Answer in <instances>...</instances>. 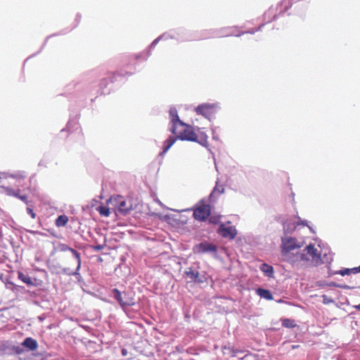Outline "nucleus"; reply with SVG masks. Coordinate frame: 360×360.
Segmentation results:
<instances>
[{
	"label": "nucleus",
	"mask_w": 360,
	"mask_h": 360,
	"mask_svg": "<svg viewBox=\"0 0 360 360\" xmlns=\"http://www.w3.org/2000/svg\"><path fill=\"white\" fill-rule=\"evenodd\" d=\"M339 288H342V289H354L355 288L354 286H349V285H338Z\"/></svg>",
	"instance_id": "cd10ccee"
},
{
	"label": "nucleus",
	"mask_w": 360,
	"mask_h": 360,
	"mask_svg": "<svg viewBox=\"0 0 360 360\" xmlns=\"http://www.w3.org/2000/svg\"><path fill=\"white\" fill-rule=\"evenodd\" d=\"M22 346L27 350L34 351L37 349V342L32 338H26L22 342Z\"/></svg>",
	"instance_id": "f8f14e48"
},
{
	"label": "nucleus",
	"mask_w": 360,
	"mask_h": 360,
	"mask_svg": "<svg viewBox=\"0 0 360 360\" xmlns=\"http://www.w3.org/2000/svg\"><path fill=\"white\" fill-rule=\"evenodd\" d=\"M96 210L99 212L101 216L108 217L110 215V209L105 206H99L96 208Z\"/></svg>",
	"instance_id": "412c9836"
},
{
	"label": "nucleus",
	"mask_w": 360,
	"mask_h": 360,
	"mask_svg": "<svg viewBox=\"0 0 360 360\" xmlns=\"http://www.w3.org/2000/svg\"><path fill=\"white\" fill-rule=\"evenodd\" d=\"M18 278L22 281L24 283L27 284V285H35L37 284V281L36 278H32L30 276H29L27 274H25L24 273L19 271L18 273Z\"/></svg>",
	"instance_id": "ddd939ff"
},
{
	"label": "nucleus",
	"mask_w": 360,
	"mask_h": 360,
	"mask_svg": "<svg viewBox=\"0 0 360 360\" xmlns=\"http://www.w3.org/2000/svg\"><path fill=\"white\" fill-rule=\"evenodd\" d=\"M5 191L7 195H11V196H14L16 198H17V196H19V192H21V191L19 189L17 191H14L13 189L11 188H6Z\"/></svg>",
	"instance_id": "4be33fe9"
},
{
	"label": "nucleus",
	"mask_w": 360,
	"mask_h": 360,
	"mask_svg": "<svg viewBox=\"0 0 360 360\" xmlns=\"http://www.w3.org/2000/svg\"><path fill=\"white\" fill-rule=\"evenodd\" d=\"M216 105L214 104L204 103L195 108V111L198 115H201L210 119L215 113Z\"/></svg>",
	"instance_id": "39448f33"
},
{
	"label": "nucleus",
	"mask_w": 360,
	"mask_h": 360,
	"mask_svg": "<svg viewBox=\"0 0 360 360\" xmlns=\"http://www.w3.org/2000/svg\"><path fill=\"white\" fill-rule=\"evenodd\" d=\"M107 202L112 205L115 210L122 213H127L131 208V205L127 202L124 197L121 195L111 197Z\"/></svg>",
	"instance_id": "f03ea898"
},
{
	"label": "nucleus",
	"mask_w": 360,
	"mask_h": 360,
	"mask_svg": "<svg viewBox=\"0 0 360 360\" xmlns=\"http://www.w3.org/2000/svg\"><path fill=\"white\" fill-rule=\"evenodd\" d=\"M260 269L262 272H264L266 276H272L274 274V269L271 266L267 264H262Z\"/></svg>",
	"instance_id": "6ab92c4d"
},
{
	"label": "nucleus",
	"mask_w": 360,
	"mask_h": 360,
	"mask_svg": "<svg viewBox=\"0 0 360 360\" xmlns=\"http://www.w3.org/2000/svg\"><path fill=\"white\" fill-rule=\"evenodd\" d=\"M256 30H252V31H250V32H248V33H251V34H254Z\"/></svg>",
	"instance_id": "72a5a7b5"
},
{
	"label": "nucleus",
	"mask_w": 360,
	"mask_h": 360,
	"mask_svg": "<svg viewBox=\"0 0 360 360\" xmlns=\"http://www.w3.org/2000/svg\"><path fill=\"white\" fill-rule=\"evenodd\" d=\"M103 81L104 82L105 84H107V82H106V80H105V79H103Z\"/></svg>",
	"instance_id": "f704fd0d"
},
{
	"label": "nucleus",
	"mask_w": 360,
	"mask_h": 360,
	"mask_svg": "<svg viewBox=\"0 0 360 360\" xmlns=\"http://www.w3.org/2000/svg\"><path fill=\"white\" fill-rule=\"evenodd\" d=\"M352 274L360 273V266L358 267L352 268Z\"/></svg>",
	"instance_id": "c756f323"
},
{
	"label": "nucleus",
	"mask_w": 360,
	"mask_h": 360,
	"mask_svg": "<svg viewBox=\"0 0 360 360\" xmlns=\"http://www.w3.org/2000/svg\"><path fill=\"white\" fill-rule=\"evenodd\" d=\"M27 175L25 171H16L10 174V177L15 179L18 182L25 180Z\"/></svg>",
	"instance_id": "2eb2a0df"
},
{
	"label": "nucleus",
	"mask_w": 360,
	"mask_h": 360,
	"mask_svg": "<svg viewBox=\"0 0 360 360\" xmlns=\"http://www.w3.org/2000/svg\"><path fill=\"white\" fill-rule=\"evenodd\" d=\"M354 308L360 311V304H357V305H355Z\"/></svg>",
	"instance_id": "2f4dec72"
},
{
	"label": "nucleus",
	"mask_w": 360,
	"mask_h": 360,
	"mask_svg": "<svg viewBox=\"0 0 360 360\" xmlns=\"http://www.w3.org/2000/svg\"><path fill=\"white\" fill-rule=\"evenodd\" d=\"M302 224L305 225V224H306V222H305V221H302Z\"/></svg>",
	"instance_id": "c9c22d12"
},
{
	"label": "nucleus",
	"mask_w": 360,
	"mask_h": 360,
	"mask_svg": "<svg viewBox=\"0 0 360 360\" xmlns=\"http://www.w3.org/2000/svg\"><path fill=\"white\" fill-rule=\"evenodd\" d=\"M169 116L171 119V123L172 124V127H175L176 125L182 122V121L179 117L177 110L176 109L172 108L169 110Z\"/></svg>",
	"instance_id": "4468645a"
},
{
	"label": "nucleus",
	"mask_w": 360,
	"mask_h": 360,
	"mask_svg": "<svg viewBox=\"0 0 360 360\" xmlns=\"http://www.w3.org/2000/svg\"><path fill=\"white\" fill-rule=\"evenodd\" d=\"M257 293L260 297L265 298L267 300H273V295L269 290L258 288L257 290Z\"/></svg>",
	"instance_id": "dca6fc26"
},
{
	"label": "nucleus",
	"mask_w": 360,
	"mask_h": 360,
	"mask_svg": "<svg viewBox=\"0 0 360 360\" xmlns=\"http://www.w3.org/2000/svg\"><path fill=\"white\" fill-rule=\"evenodd\" d=\"M224 352L225 354H230L231 356H236L238 351L233 349L230 347H225L224 348Z\"/></svg>",
	"instance_id": "5701e85b"
},
{
	"label": "nucleus",
	"mask_w": 360,
	"mask_h": 360,
	"mask_svg": "<svg viewBox=\"0 0 360 360\" xmlns=\"http://www.w3.org/2000/svg\"><path fill=\"white\" fill-rule=\"evenodd\" d=\"M309 261H310V258L308 257L307 254H305L304 252H297L296 255H295V259H293V262H309Z\"/></svg>",
	"instance_id": "a211bd4d"
},
{
	"label": "nucleus",
	"mask_w": 360,
	"mask_h": 360,
	"mask_svg": "<svg viewBox=\"0 0 360 360\" xmlns=\"http://www.w3.org/2000/svg\"><path fill=\"white\" fill-rule=\"evenodd\" d=\"M304 251L307 252V255L310 258V262L314 265L318 266L322 263V259L320 253L318 252V250L314 247V245L310 244L307 245Z\"/></svg>",
	"instance_id": "423d86ee"
},
{
	"label": "nucleus",
	"mask_w": 360,
	"mask_h": 360,
	"mask_svg": "<svg viewBox=\"0 0 360 360\" xmlns=\"http://www.w3.org/2000/svg\"><path fill=\"white\" fill-rule=\"evenodd\" d=\"M219 233L222 237L229 238L230 239H233L237 234V231L234 227L226 226L224 224H221L219 226Z\"/></svg>",
	"instance_id": "6e6552de"
},
{
	"label": "nucleus",
	"mask_w": 360,
	"mask_h": 360,
	"mask_svg": "<svg viewBox=\"0 0 360 360\" xmlns=\"http://www.w3.org/2000/svg\"><path fill=\"white\" fill-rule=\"evenodd\" d=\"M224 188L223 186L216 185V186L214 187V188L213 190L212 193H218L219 194H221L224 192Z\"/></svg>",
	"instance_id": "393cba45"
},
{
	"label": "nucleus",
	"mask_w": 360,
	"mask_h": 360,
	"mask_svg": "<svg viewBox=\"0 0 360 360\" xmlns=\"http://www.w3.org/2000/svg\"><path fill=\"white\" fill-rule=\"evenodd\" d=\"M112 293L114 295V297L122 307L132 306L135 304L134 297L125 292H121L117 288H114L112 290Z\"/></svg>",
	"instance_id": "7ed1b4c3"
},
{
	"label": "nucleus",
	"mask_w": 360,
	"mask_h": 360,
	"mask_svg": "<svg viewBox=\"0 0 360 360\" xmlns=\"http://www.w3.org/2000/svg\"><path fill=\"white\" fill-rule=\"evenodd\" d=\"M68 222V217L66 215H60L56 219V225L58 227L64 226Z\"/></svg>",
	"instance_id": "aec40b11"
},
{
	"label": "nucleus",
	"mask_w": 360,
	"mask_h": 360,
	"mask_svg": "<svg viewBox=\"0 0 360 360\" xmlns=\"http://www.w3.org/2000/svg\"><path fill=\"white\" fill-rule=\"evenodd\" d=\"M300 246L297 245L296 240L290 238L283 243V252H288L294 249L298 248Z\"/></svg>",
	"instance_id": "9d476101"
},
{
	"label": "nucleus",
	"mask_w": 360,
	"mask_h": 360,
	"mask_svg": "<svg viewBox=\"0 0 360 360\" xmlns=\"http://www.w3.org/2000/svg\"><path fill=\"white\" fill-rule=\"evenodd\" d=\"M211 207L207 204H200L196 205L193 210V217L198 221H205L210 216Z\"/></svg>",
	"instance_id": "20e7f679"
},
{
	"label": "nucleus",
	"mask_w": 360,
	"mask_h": 360,
	"mask_svg": "<svg viewBox=\"0 0 360 360\" xmlns=\"http://www.w3.org/2000/svg\"><path fill=\"white\" fill-rule=\"evenodd\" d=\"M122 352L123 355H125L127 351H126V349H122Z\"/></svg>",
	"instance_id": "473e14b6"
},
{
	"label": "nucleus",
	"mask_w": 360,
	"mask_h": 360,
	"mask_svg": "<svg viewBox=\"0 0 360 360\" xmlns=\"http://www.w3.org/2000/svg\"><path fill=\"white\" fill-rule=\"evenodd\" d=\"M61 250H63V251L69 250L72 252V254L74 257V259L75 260V269L72 271L69 272V274H76L77 273V271H79L80 266H81V258H80L79 253L77 250H75L72 248H68V246H66L65 245H61Z\"/></svg>",
	"instance_id": "0eeeda50"
},
{
	"label": "nucleus",
	"mask_w": 360,
	"mask_h": 360,
	"mask_svg": "<svg viewBox=\"0 0 360 360\" xmlns=\"http://www.w3.org/2000/svg\"><path fill=\"white\" fill-rule=\"evenodd\" d=\"M282 326L287 328H293L297 326L296 322L294 319L283 318L281 319Z\"/></svg>",
	"instance_id": "f3484780"
},
{
	"label": "nucleus",
	"mask_w": 360,
	"mask_h": 360,
	"mask_svg": "<svg viewBox=\"0 0 360 360\" xmlns=\"http://www.w3.org/2000/svg\"><path fill=\"white\" fill-rule=\"evenodd\" d=\"M185 274L187 277L191 280V281L194 283H202V279L200 278L199 272L197 271H194L191 268H188L186 271Z\"/></svg>",
	"instance_id": "9b49d317"
},
{
	"label": "nucleus",
	"mask_w": 360,
	"mask_h": 360,
	"mask_svg": "<svg viewBox=\"0 0 360 360\" xmlns=\"http://www.w3.org/2000/svg\"><path fill=\"white\" fill-rule=\"evenodd\" d=\"M17 198L27 203V195L26 194H20V192H19V196H17Z\"/></svg>",
	"instance_id": "a878e982"
},
{
	"label": "nucleus",
	"mask_w": 360,
	"mask_h": 360,
	"mask_svg": "<svg viewBox=\"0 0 360 360\" xmlns=\"http://www.w3.org/2000/svg\"><path fill=\"white\" fill-rule=\"evenodd\" d=\"M323 303L324 304H328L329 303V301L328 300L326 295H323Z\"/></svg>",
	"instance_id": "7c9ffc66"
},
{
	"label": "nucleus",
	"mask_w": 360,
	"mask_h": 360,
	"mask_svg": "<svg viewBox=\"0 0 360 360\" xmlns=\"http://www.w3.org/2000/svg\"><path fill=\"white\" fill-rule=\"evenodd\" d=\"M91 248L94 250L99 251L104 248V245H91Z\"/></svg>",
	"instance_id": "bb28decb"
},
{
	"label": "nucleus",
	"mask_w": 360,
	"mask_h": 360,
	"mask_svg": "<svg viewBox=\"0 0 360 360\" xmlns=\"http://www.w3.org/2000/svg\"><path fill=\"white\" fill-rule=\"evenodd\" d=\"M217 250L216 245L208 243H202L196 247V252L198 253L217 252Z\"/></svg>",
	"instance_id": "1a4fd4ad"
},
{
	"label": "nucleus",
	"mask_w": 360,
	"mask_h": 360,
	"mask_svg": "<svg viewBox=\"0 0 360 360\" xmlns=\"http://www.w3.org/2000/svg\"><path fill=\"white\" fill-rule=\"evenodd\" d=\"M171 132L175 135V136H170L163 142V150L160 153L162 155L167 152L177 139L197 142L202 146H206L207 144V136L205 133H196L193 127L184 122L176 125L175 127H172Z\"/></svg>",
	"instance_id": "f257e3e1"
},
{
	"label": "nucleus",
	"mask_w": 360,
	"mask_h": 360,
	"mask_svg": "<svg viewBox=\"0 0 360 360\" xmlns=\"http://www.w3.org/2000/svg\"><path fill=\"white\" fill-rule=\"evenodd\" d=\"M338 274L341 276L349 275L352 274V269H344L338 271Z\"/></svg>",
	"instance_id": "b1692460"
},
{
	"label": "nucleus",
	"mask_w": 360,
	"mask_h": 360,
	"mask_svg": "<svg viewBox=\"0 0 360 360\" xmlns=\"http://www.w3.org/2000/svg\"><path fill=\"white\" fill-rule=\"evenodd\" d=\"M27 211L28 214H30L31 215L32 218L34 219L35 217V214L33 212L32 209L27 207Z\"/></svg>",
	"instance_id": "c85d7f7f"
}]
</instances>
